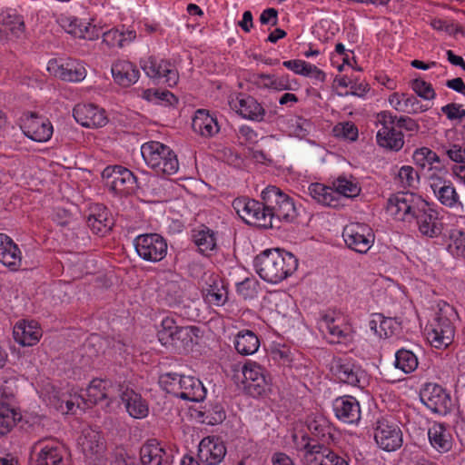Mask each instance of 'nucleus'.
<instances>
[{
	"instance_id": "obj_1",
	"label": "nucleus",
	"mask_w": 465,
	"mask_h": 465,
	"mask_svg": "<svg viewBox=\"0 0 465 465\" xmlns=\"http://www.w3.org/2000/svg\"><path fill=\"white\" fill-rule=\"evenodd\" d=\"M262 203L248 197H237L232 208L247 224L272 228L273 221H290L295 215L292 198L276 186H268L262 192Z\"/></svg>"
},
{
	"instance_id": "obj_2",
	"label": "nucleus",
	"mask_w": 465,
	"mask_h": 465,
	"mask_svg": "<svg viewBox=\"0 0 465 465\" xmlns=\"http://www.w3.org/2000/svg\"><path fill=\"white\" fill-rule=\"evenodd\" d=\"M258 275L270 283H279L292 275L299 265L298 259L282 249H266L254 259Z\"/></svg>"
},
{
	"instance_id": "obj_3",
	"label": "nucleus",
	"mask_w": 465,
	"mask_h": 465,
	"mask_svg": "<svg viewBox=\"0 0 465 465\" xmlns=\"http://www.w3.org/2000/svg\"><path fill=\"white\" fill-rule=\"evenodd\" d=\"M141 153L145 163L157 174H174L179 169V163L174 152L167 145L150 141L141 146Z\"/></svg>"
},
{
	"instance_id": "obj_4",
	"label": "nucleus",
	"mask_w": 465,
	"mask_h": 465,
	"mask_svg": "<svg viewBox=\"0 0 465 465\" xmlns=\"http://www.w3.org/2000/svg\"><path fill=\"white\" fill-rule=\"evenodd\" d=\"M292 439L302 465H333L336 452L329 447L319 443L307 434H293Z\"/></svg>"
},
{
	"instance_id": "obj_5",
	"label": "nucleus",
	"mask_w": 465,
	"mask_h": 465,
	"mask_svg": "<svg viewBox=\"0 0 465 465\" xmlns=\"http://www.w3.org/2000/svg\"><path fill=\"white\" fill-rule=\"evenodd\" d=\"M455 316L454 308L444 303L440 308L433 322L427 330V339L437 349L447 348L454 339L455 328L452 318Z\"/></svg>"
},
{
	"instance_id": "obj_6",
	"label": "nucleus",
	"mask_w": 465,
	"mask_h": 465,
	"mask_svg": "<svg viewBox=\"0 0 465 465\" xmlns=\"http://www.w3.org/2000/svg\"><path fill=\"white\" fill-rule=\"evenodd\" d=\"M423 198L411 192H398L386 201V213L397 222L412 223V217Z\"/></svg>"
},
{
	"instance_id": "obj_7",
	"label": "nucleus",
	"mask_w": 465,
	"mask_h": 465,
	"mask_svg": "<svg viewBox=\"0 0 465 465\" xmlns=\"http://www.w3.org/2000/svg\"><path fill=\"white\" fill-rule=\"evenodd\" d=\"M396 115L390 111H381L375 116V125L378 127L377 143L385 149L398 152L404 145V135L395 127Z\"/></svg>"
},
{
	"instance_id": "obj_8",
	"label": "nucleus",
	"mask_w": 465,
	"mask_h": 465,
	"mask_svg": "<svg viewBox=\"0 0 465 465\" xmlns=\"http://www.w3.org/2000/svg\"><path fill=\"white\" fill-rule=\"evenodd\" d=\"M63 445L54 438L41 439L31 447L30 460L33 465H66Z\"/></svg>"
},
{
	"instance_id": "obj_9",
	"label": "nucleus",
	"mask_w": 465,
	"mask_h": 465,
	"mask_svg": "<svg viewBox=\"0 0 465 465\" xmlns=\"http://www.w3.org/2000/svg\"><path fill=\"white\" fill-rule=\"evenodd\" d=\"M333 376L347 385L364 388L368 384V374L362 367L348 358H335L331 363Z\"/></svg>"
},
{
	"instance_id": "obj_10",
	"label": "nucleus",
	"mask_w": 465,
	"mask_h": 465,
	"mask_svg": "<svg viewBox=\"0 0 465 465\" xmlns=\"http://www.w3.org/2000/svg\"><path fill=\"white\" fill-rule=\"evenodd\" d=\"M244 390L253 397L266 394L271 390V378L266 370L256 361H248L242 367Z\"/></svg>"
},
{
	"instance_id": "obj_11",
	"label": "nucleus",
	"mask_w": 465,
	"mask_h": 465,
	"mask_svg": "<svg viewBox=\"0 0 465 465\" xmlns=\"http://www.w3.org/2000/svg\"><path fill=\"white\" fill-rule=\"evenodd\" d=\"M134 244L138 256L146 262H161L167 254V242L158 233L140 234Z\"/></svg>"
},
{
	"instance_id": "obj_12",
	"label": "nucleus",
	"mask_w": 465,
	"mask_h": 465,
	"mask_svg": "<svg viewBox=\"0 0 465 465\" xmlns=\"http://www.w3.org/2000/svg\"><path fill=\"white\" fill-rule=\"evenodd\" d=\"M321 331L331 343H348L353 339L351 325L341 314H326L319 322Z\"/></svg>"
},
{
	"instance_id": "obj_13",
	"label": "nucleus",
	"mask_w": 465,
	"mask_h": 465,
	"mask_svg": "<svg viewBox=\"0 0 465 465\" xmlns=\"http://www.w3.org/2000/svg\"><path fill=\"white\" fill-rule=\"evenodd\" d=\"M345 244L359 253H367L374 243L375 235L372 229L366 223H351L342 232Z\"/></svg>"
},
{
	"instance_id": "obj_14",
	"label": "nucleus",
	"mask_w": 465,
	"mask_h": 465,
	"mask_svg": "<svg viewBox=\"0 0 465 465\" xmlns=\"http://www.w3.org/2000/svg\"><path fill=\"white\" fill-rule=\"evenodd\" d=\"M141 67L148 77L169 87L175 86L179 81V74L169 61L149 56L141 61Z\"/></svg>"
},
{
	"instance_id": "obj_15",
	"label": "nucleus",
	"mask_w": 465,
	"mask_h": 465,
	"mask_svg": "<svg viewBox=\"0 0 465 465\" xmlns=\"http://www.w3.org/2000/svg\"><path fill=\"white\" fill-rule=\"evenodd\" d=\"M413 223L423 236L437 238L441 234L442 223L439 218V213L424 199L416 210L415 214H413Z\"/></svg>"
},
{
	"instance_id": "obj_16",
	"label": "nucleus",
	"mask_w": 465,
	"mask_h": 465,
	"mask_svg": "<svg viewBox=\"0 0 465 465\" xmlns=\"http://www.w3.org/2000/svg\"><path fill=\"white\" fill-rule=\"evenodd\" d=\"M420 396L421 402L434 413L447 415L453 408L450 395L439 384H425Z\"/></svg>"
},
{
	"instance_id": "obj_17",
	"label": "nucleus",
	"mask_w": 465,
	"mask_h": 465,
	"mask_svg": "<svg viewBox=\"0 0 465 465\" xmlns=\"http://www.w3.org/2000/svg\"><path fill=\"white\" fill-rule=\"evenodd\" d=\"M374 440L378 446L386 451H394L402 445V432L394 420L381 418L374 429Z\"/></svg>"
},
{
	"instance_id": "obj_18",
	"label": "nucleus",
	"mask_w": 465,
	"mask_h": 465,
	"mask_svg": "<svg viewBox=\"0 0 465 465\" xmlns=\"http://www.w3.org/2000/svg\"><path fill=\"white\" fill-rule=\"evenodd\" d=\"M107 185L119 194H130L136 188V177L127 168L121 165L107 166L102 173Z\"/></svg>"
},
{
	"instance_id": "obj_19",
	"label": "nucleus",
	"mask_w": 465,
	"mask_h": 465,
	"mask_svg": "<svg viewBox=\"0 0 465 465\" xmlns=\"http://www.w3.org/2000/svg\"><path fill=\"white\" fill-rule=\"evenodd\" d=\"M77 442L85 458L91 461L100 460L105 452V441L101 432L92 428L84 429Z\"/></svg>"
},
{
	"instance_id": "obj_20",
	"label": "nucleus",
	"mask_w": 465,
	"mask_h": 465,
	"mask_svg": "<svg viewBox=\"0 0 465 465\" xmlns=\"http://www.w3.org/2000/svg\"><path fill=\"white\" fill-rule=\"evenodd\" d=\"M47 71L63 81L74 83L83 81L87 74L84 64L75 60L59 64L56 59H51L47 64Z\"/></svg>"
},
{
	"instance_id": "obj_21",
	"label": "nucleus",
	"mask_w": 465,
	"mask_h": 465,
	"mask_svg": "<svg viewBox=\"0 0 465 465\" xmlns=\"http://www.w3.org/2000/svg\"><path fill=\"white\" fill-rule=\"evenodd\" d=\"M73 116L78 124L88 128L103 127L108 121L105 111L94 104H76Z\"/></svg>"
},
{
	"instance_id": "obj_22",
	"label": "nucleus",
	"mask_w": 465,
	"mask_h": 465,
	"mask_svg": "<svg viewBox=\"0 0 465 465\" xmlns=\"http://www.w3.org/2000/svg\"><path fill=\"white\" fill-rule=\"evenodd\" d=\"M53 131V125L48 119L34 114L25 119L23 126L24 134L37 143L49 141Z\"/></svg>"
},
{
	"instance_id": "obj_23",
	"label": "nucleus",
	"mask_w": 465,
	"mask_h": 465,
	"mask_svg": "<svg viewBox=\"0 0 465 465\" xmlns=\"http://www.w3.org/2000/svg\"><path fill=\"white\" fill-rule=\"evenodd\" d=\"M58 22L66 33L78 38L95 40L101 34V30L95 25L84 22L74 16H61Z\"/></svg>"
},
{
	"instance_id": "obj_24",
	"label": "nucleus",
	"mask_w": 465,
	"mask_h": 465,
	"mask_svg": "<svg viewBox=\"0 0 465 465\" xmlns=\"http://www.w3.org/2000/svg\"><path fill=\"white\" fill-rule=\"evenodd\" d=\"M226 454L223 442L217 437L203 438L199 444L198 458L207 465H218Z\"/></svg>"
},
{
	"instance_id": "obj_25",
	"label": "nucleus",
	"mask_w": 465,
	"mask_h": 465,
	"mask_svg": "<svg viewBox=\"0 0 465 465\" xmlns=\"http://www.w3.org/2000/svg\"><path fill=\"white\" fill-rule=\"evenodd\" d=\"M119 396L128 414L134 419H144L149 414L147 401L133 389L122 385Z\"/></svg>"
},
{
	"instance_id": "obj_26",
	"label": "nucleus",
	"mask_w": 465,
	"mask_h": 465,
	"mask_svg": "<svg viewBox=\"0 0 465 465\" xmlns=\"http://www.w3.org/2000/svg\"><path fill=\"white\" fill-rule=\"evenodd\" d=\"M230 104L231 107L245 119L261 122L265 116V109L252 96L240 94Z\"/></svg>"
},
{
	"instance_id": "obj_27",
	"label": "nucleus",
	"mask_w": 465,
	"mask_h": 465,
	"mask_svg": "<svg viewBox=\"0 0 465 465\" xmlns=\"http://www.w3.org/2000/svg\"><path fill=\"white\" fill-rule=\"evenodd\" d=\"M121 388L122 384L115 385L109 380L94 379L86 389L87 401L93 404L104 400L113 401Z\"/></svg>"
},
{
	"instance_id": "obj_28",
	"label": "nucleus",
	"mask_w": 465,
	"mask_h": 465,
	"mask_svg": "<svg viewBox=\"0 0 465 465\" xmlns=\"http://www.w3.org/2000/svg\"><path fill=\"white\" fill-rule=\"evenodd\" d=\"M0 262L11 272H17L22 266V252L5 233H0Z\"/></svg>"
},
{
	"instance_id": "obj_29",
	"label": "nucleus",
	"mask_w": 465,
	"mask_h": 465,
	"mask_svg": "<svg viewBox=\"0 0 465 465\" xmlns=\"http://www.w3.org/2000/svg\"><path fill=\"white\" fill-rule=\"evenodd\" d=\"M335 416L341 421L349 424L358 423L361 420V408L359 401L352 396H342L333 401Z\"/></svg>"
},
{
	"instance_id": "obj_30",
	"label": "nucleus",
	"mask_w": 465,
	"mask_h": 465,
	"mask_svg": "<svg viewBox=\"0 0 465 465\" xmlns=\"http://www.w3.org/2000/svg\"><path fill=\"white\" fill-rule=\"evenodd\" d=\"M86 223L94 233L102 236L109 232L114 224L107 208L99 203L90 207Z\"/></svg>"
},
{
	"instance_id": "obj_31",
	"label": "nucleus",
	"mask_w": 465,
	"mask_h": 465,
	"mask_svg": "<svg viewBox=\"0 0 465 465\" xmlns=\"http://www.w3.org/2000/svg\"><path fill=\"white\" fill-rule=\"evenodd\" d=\"M192 128L198 135L211 138L219 134L221 127L214 114H211L207 110L199 109L193 118Z\"/></svg>"
},
{
	"instance_id": "obj_32",
	"label": "nucleus",
	"mask_w": 465,
	"mask_h": 465,
	"mask_svg": "<svg viewBox=\"0 0 465 465\" xmlns=\"http://www.w3.org/2000/svg\"><path fill=\"white\" fill-rule=\"evenodd\" d=\"M143 465H171V456L156 440H147L140 450Z\"/></svg>"
},
{
	"instance_id": "obj_33",
	"label": "nucleus",
	"mask_w": 465,
	"mask_h": 465,
	"mask_svg": "<svg viewBox=\"0 0 465 465\" xmlns=\"http://www.w3.org/2000/svg\"><path fill=\"white\" fill-rule=\"evenodd\" d=\"M25 29L23 16L15 10L0 11V40L9 35L19 37L24 34Z\"/></svg>"
},
{
	"instance_id": "obj_34",
	"label": "nucleus",
	"mask_w": 465,
	"mask_h": 465,
	"mask_svg": "<svg viewBox=\"0 0 465 465\" xmlns=\"http://www.w3.org/2000/svg\"><path fill=\"white\" fill-rule=\"evenodd\" d=\"M429 441L433 449L440 453L448 452L453 442L449 426L441 422H433L428 430Z\"/></svg>"
},
{
	"instance_id": "obj_35",
	"label": "nucleus",
	"mask_w": 465,
	"mask_h": 465,
	"mask_svg": "<svg viewBox=\"0 0 465 465\" xmlns=\"http://www.w3.org/2000/svg\"><path fill=\"white\" fill-rule=\"evenodd\" d=\"M114 81L122 87H129L134 84L140 76L137 67L126 60H118L112 65Z\"/></svg>"
},
{
	"instance_id": "obj_36",
	"label": "nucleus",
	"mask_w": 465,
	"mask_h": 465,
	"mask_svg": "<svg viewBox=\"0 0 465 465\" xmlns=\"http://www.w3.org/2000/svg\"><path fill=\"white\" fill-rule=\"evenodd\" d=\"M14 339L22 346H33L36 344L41 336L42 331L36 322H18L13 331Z\"/></svg>"
},
{
	"instance_id": "obj_37",
	"label": "nucleus",
	"mask_w": 465,
	"mask_h": 465,
	"mask_svg": "<svg viewBox=\"0 0 465 465\" xmlns=\"http://www.w3.org/2000/svg\"><path fill=\"white\" fill-rule=\"evenodd\" d=\"M181 381L177 398L194 402L205 398L206 390L200 380L193 376H184Z\"/></svg>"
},
{
	"instance_id": "obj_38",
	"label": "nucleus",
	"mask_w": 465,
	"mask_h": 465,
	"mask_svg": "<svg viewBox=\"0 0 465 465\" xmlns=\"http://www.w3.org/2000/svg\"><path fill=\"white\" fill-rule=\"evenodd\" d=\"M369 328L378 337L388 338L396 333L400 329V323L394 318L375 313L369 322Z\"/></svg>"
},
{
	"instance_id": "obj_39",
	"label": "nucleus",
	"mask_w": 465,
	"mask_h": 465,
	"mask_svg": "<svg viewBox=\"0 0 465 465\" xmlns=\"http://www.w3.org/2000/svg\"><path fill=\"white\" fill-rule=\"evenodd\" d=\"M233 344L239 354L243 356L252 355L260 347V340L253 331L242 330L235 335Z\"/></svg>"
},
{
	"instance_id": "obj_40",
	"label": "nucleus",
	"mask_w": 465,
	"mask_h": 465,
	"mask_svg": "<svg viewBox=\"0 0 465 465\" xmlns=\"http://www.w3.org/2000/svg\"><path fill=\"white\" fill-rule=\"evenodd\" d=\"M308 193L312 199L322 205L331 207L338 205V193L332 186H326L320 183H311Z\"/></svg>"
},
{
	"instance_id": "obj_41",
	"label": "nucleus",
	"mask_w": 465,
	"mask_h": 465,
	"mask_svg": "<svg viewBox=\"0 0 465 465\" xmlns=\"http://www.w3.org/2000/svg\"><path fill=\"white\" fill-rule=\"evenodd\" d=\"M135 37L134 31L113 28L103 34V43L109 48H122L133 42Z\"/></svg>"
},
{
	"instance_id": "obj_42",
	"label": "nucleus",
	"mask_w": 465,
	"mask_h": 465,
	"mask_svg": "<svg viewBox=\"0 0 465 465\" xmlns=\"http://www.w3.org/2000/svg\"><path fill=\"white\" fill-rule=\"evenodd\" d=\"M21 420V415L9 403L0 401V435L7 434Z\"/></svg>"
},
{
	"instance_id": "obj_43",
	"label": "nucleus",
	"mask_w": 465,
	"mask_h": 465,
	"mask_svg": "<svg viewBox=\"0 0 465 465\" xmlns=\"http://www.w3.org/2000/svg\"><path fill=\"white\" fill-rule=\"evenodd\" d=\"M446 237L447 251L454 257L465 258V232L450 228Z\"/></svg>"
},
{
	"instance_id": "obj_44",
	"label": "nucleus",
	"mask_w": 465,
	"mask_h": 465,
	"mask_svg": "<svg viewBox=\"0 0 465 465\" xmlns=\"http://www.w3.org/2000/svg\"><path fill=\"white\" fill-rule=\"evenodd\" d=\"M448 182L449 180L447 179V172L445 169L430 167L428 183L438 201L441 197L440 194L445 193Z\"/></svg>"
},
{
	"instance_id": "obj_45",
	"label": "nucleus",
	"mask_w": 465,
	"mask_h": 465,
	"mask_svg": "<svg viewBox=\"0 0 465 465\" xmlns=\"http://www.w3.org/2000/svg\"><path fill=\"white\" fill-rule=\"evenodd\" d=\"M334 191L338 193V200L341 196L348 198L357 196L361 192V187L358 183L352 179H349L345 176H340L332 183Z\"/></svg>"
},
{
	"instance_id": "obj_46",
	"label": "nucleus",
	"mask_w": 465,
	"mask_h": 465,
	"mask_svg": "<svg viewBox=\"0 0 465 465\" xmlns=\"http://www.w3.org/2000/svg\"><path fill=\"white\" fill-rule=\"evenodd\" d=\"M419 365L417 356L409 350L401 349L395 354V367L404 373H411Z\"/></svg>"
},
{
	"instance_id": "obj_47",
	"label": "nucleus",
	"mask_w": 465,
	"mask_h": 465,
	"mask_svg": "<svg viewBox=\"0 0 465 465\" xmlns=\"http://www.w3.org/2000/svg\"><path fill=\"white\" fill-rule=\"evenodd\" d=\"M179 326L173 316L164 317L157 333L159 341L164 346L173 344V338Z\"/></svg>"
},
{
	"instance_id": "obj_48",
	"label": "nucleus",
	"mask_w": 465,
	"mask_h": 465,
	"mask_svg": "<svg viewBox=\"0 0 465 465\" xmlns=\"http://www.w3.org/2000/svg\"><path fill=\"white\" fill-rule=\"evenodd\" d=\"M310 432L318 440H327L331 437V427L329 421L322 417H315L308 423Z\"/></svg>"
},
{
	"instance_id": "obj_49",
	"label": "nucleus",
	"mask_w": 465,
	"mask_h": 465,
	"mask_svg": "<svg viewBox=\"0 0 465 465\" xmlns=\"http://www.w3.org/2000/svg\"><path fill=\"white\" fill-rule=\"evenodd\" d=\"M194 242L203 254H209L216 248V238L214 232L209 229L201 230L194 235Z\"/></svg>"
},
{
	"instance_id": "obj_50",
	"label": "nucleus",
	"mask_w": 465,
	"mask_h": 465,
	"mask_svg": "<svg viewBox=\"0 0 465 465\" xmlns=\"http://www.w3.org/2000/svg\"><path fill=\"white\" fill-rule=\"evenodd\" d=\"M162 292L168 305L173 306L181 302L183 292L179 282L170 281L165 282L162 287Z\"/></svg>"
},
{
	"instance_id": "obj_51",
	"label": "nucleus",
	"mask_w": 465,
	"mask_h": 465,
	"mask_svg": "<svg viewBox=\"0 0 465 465\" xmlns=\"http://www.w3.org/2000/svg\"><path fill=\"white\" fill-rule=\"evenodd\" d=\"M397 179L404 189L415 188L419 183V174L413 167L403 165L400 168Z\"/></svg>"
},
{
	"instance_id": "obj_52",
	"label": "nucleus",
	"mask_w": 465,
	"mask_h": 465,
	"mask_svg": "<svg viewBox=\"0 0 465 465\" xmlns=\"http://www.w3.org/2000/svg\"><path fill=\"white\" fill-rule=\"evenodd\" d=\"M288 128L292 135L302 139L309 134L312 124L302 116H293L288 121Z\"/></svg>"
},
{
	"instance_id": "obj_53",
	"label": "nucleus",
	"mask_w": 465,
	"mask_h": 465,
	"mask_svg": "<svg viewBox=\"0 0 465 465\" xmlns=\"http://www.w3.org/2000/svg\"><path fill=\"white\" fill-rule=\"evenodd\" d=\"M413 162L416 165L425 168L434 163H440L438 154L428 147L416 149L413 153Z\"/></svg>"
},
{
	"instance_id": "obj_54",
	"label": "nucleus",
	"mask_w": 465,
	"mask_h": 465,
	"mask_svg": "<svg viewBox=\"0 0 465 465\" xmlns=\"http://www.w3.org/2000/svg\"><path fill=\"white\" fill-rule=\"evenodd\" d=\"M440 196L441 197L439 200V202L445 207H448L450 209L463 207V203L460 201V194L458 193L452 182L450 180L447 183V187H446L445 193H441Z\"/></svg>"
},
{
	"instance_id": "obj_55",
	"label": "nucleus",
	"mask_w": 465,
	"mask_h": 465,
	"mask_svg": "<svg viewBox=\"0 0 465 465\" xmlns=\"http://www.w3.org/2000/svg\"><path fill=\"white\" fill-rule=\"evenodd\" d=\"M184 375L177 373L167 372L160 377V384L166 391L167 393L173 394L177 397L178 391L181 385V381L183 380Z\"/></svg>"
},
{
	"instance_id": "obj_56",
	"label": "nucleus",
	"mask_w": 465,
	"mask_h": 465,
	"mask_svg": "<svg viewBox=\"0 0 465 465\" xmlns=\"http://www.w3.org/2000/svg\"><path fill=\"white\" fill-rule=\"evenodd\" d=\"M228 298V292L223 285L219 287L217 284L211 285L207 290L205 299L211 304L216 306L223 305Z\"/></svg>"
},
{
	"instance_id": "obj_57",
	"label": "nucleus",
	"mask_w": 465,
	"mask_h": 465,
	"mask_svg": "<svg viewBox=\"0 0 465 465\" xmlns=\"http://www.w3.org/2000/svg\"><path fill=\"white\" fill-rule=\"evenodd\" d=\"M199 329L195 326H179L173 338V344L180 341L183 346L193 343V339L198 336Z\"/></svg>"
},
{
	"instance_id": "obj_58",
	"label": "nucleus",
	"mask_w": 465,
	"mask_h": 465,
	"mask_svg": "<svg viewBox=\"0 0 465 465\" xmlns=\"http://www.w3.org/2000/svg\"><path fill=\"white\" fill-rule=\"evenodd\" d=\"M143 97L148 101H162L170 105L178 101L175 95L168 90L147 89L143 92Z\"/></svg>"
},
{
	"instance_id": "obj_59",
	"label": "nucleus",
	"mask_w": 465,
	"mask_h": 465,
	"mask_svg": "<svg viewBox=\"0 0 465 465\" xmlns=\"http://www.w3.org/2000/svg\"><path fill=\"white\" fill-rule=\"evenodd\" d=\"M334 135L349 141H355L358 138V128L351 122H344L336 124L333 128Z\"/></svg>"
},
{
	"instance_id": "obj_60",
	"label": "nucleus",
	"mask_w": 465,
	"mask_h": 465,
	"mask_svg": "<svg viewBox=\"0 0 465 465\" xmlns=\"http://www.w3.org/2000/svg\"><path fill=\"white\" fill-rule=\"evenodd\" d=\"M411 88L418 96L425 100H432L436 96V93L431 84L422 79L413 80L411 83Z\"/></svg>"
},
{
	"instance_id": "obj_61",
	"label": "nucleus",
	"mask_w": 465,
	"mask_h": 465,
	"mask_svg": "<svg viewBox=\"0 0 465 465\" xmlns=\"http://www.w3.org/2000/svg\"><path fill=\"white\" fill-rule=\"evenodd\" d=\"M446 155L453 162L465 165V148L460 144L443 147Z\"/></svg>"
},
{
	"instance_id": "obj_62",
	"label": "nucleus",
	"mask_w": 465,
	"mask_h": 465,
	"mask_svg": "<svg viewBox=\"0 0 465 465\" xmlns=\"http://www.w3.org/2000/svg\"><path fill=\"white\" fill-rule=\"evenodd\" d=\"M441 112L449 120H460L465 117V109L460 104H448L441 107Z\"/></svg>"
},
{
	"instance_id": "obj_63",
	"label": "nucleus",
	"mask_w": 465,
	"mask_h": 465,
	"mask_svg": "<svg viewBox=\"0 0 465 465\" xmlns=\"http://www.w3.org/2000/svg\"><path fill=\"white\" fill-rule=\"evenodd\" d=\"M262 78L268 81V84L277 90H288L291 88L289 84V76L282 75L275 77L273 75H262Z\"/></svg>"
},
{
	"instance_id": "obj_64",
	"label": "nucleus",
	"mask_w": 465,
	"mask_h": 465,
	"mask_svg": "<svg viewBox=\"0 0 465 465\" xmlns=\"http://www.w3.org/2000/svg\"><path fill=\"white\" fill-rule=\"evenodd\" d=\"M404 107L407 108L404 113L419 114L427 110L414 95L404 94Z\"/></svg>"
}]
</instances>
